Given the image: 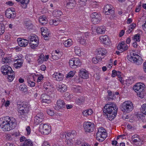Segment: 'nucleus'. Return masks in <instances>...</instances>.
<instances>
[{
  "mask_svg": "<svg viewBox=\"0 0 146 146\" xmlns=\"http://www.w3.org/2000/svg\"><path fill=\"white\" fill-rule=\"evenodd\" d=\"M41 29L42 35L44 37L45 40H48L50 37V31L45 27H42Z\"/></svg>",
  "mask_w": 146,
  "mask_h": 146,
  "instance_id": "17",
  "label": "nucleus"
},
{
  "mask_svg": "<svg viewBox=\"0 0 146 146\" xmlns=\"http://www.w3.org/2000/svg\"><path fill=\"white\" fill-rule=\"evenodd\" d=\"M5 15L8 18H14L16 16V13L14 10H12L11 8L5 11Z\"/></svg>",
  "mask_w": 146,
  "mask_h": 146,
  "instance_id": "16",
  "label": "nucleus"
},
{
  "mask_svg": "<svg viewBox=\"0 0 146 146\" xmlns=\"http://www.w3.org/2000/svg\"><path fill=\"white\" fill-rule=\"evenodd\" d=\"M19 88L21 91L24 92H26L27 90L26 86L24 84L20 85L19 86Z\"/></svg>",
  "mask_w": 146,
  "mask_h": 146,
  "instance_id": "48",
  "label": "nucleus"
},
{
  "mask_svg": "<svg viewBox=\"0 0 146 146\" xmlns=\"http://www.w3.org/2000/svg\"><path fill=\"white\" fill-rule=\"evenodd\" d=\"M17 105L19 109L18 112L21 115H25L29 111L28 105L21 102H17Z\"/></svg>",
  "mask_w": 146,
  "mask_h": 146,
  "instance_id": "7",
  "label": "nucleus"
},
{
  "mask_svg": "<svg viewBox=\"0 0 146 146\" xmlns=\"http://www.w3.org/2000/svg\"><path fill=\"white\" fill-rule=\"evenodd\" d=\"M53 77L55 78L54 79L58 81H62L64 78L63 74L59 72L54 73L53 75Z\"/></svg>",
  "mask_w": 146,
  "mask_h": 146,
  "instance_id": "23",
  "label": "nucleus"
},
{
  "mask_svg": "<svg viewBox=\"0 0 146 146\" xmlns=\"http://www.w3.org/2000/svg\"><path fill=\"white\" fill-rule=\"evenodd\" d=\"M20 141L23 142L24 141L23 143H21L20 146H32L33 145V142L29 139H27L24 136L21 137L20 139Z\"/></svg>",
  "mask_w": 146,
  "mask_h": 146,
  "instance_id": "14",
  "label": "nucleus"
},
{
  "mask_svg": "<svg viewBox=\"0 0 146 146\" xmlns=\"http://www.w3.org/2000/svg\"><path fill=\"white\" fill-rule=\"evenodd\" d=\"M60 21L59 19H52L49 21V23L50 25H54L55 26H57L60 23Z\"/></svg>",
  "mask_w": 146,
  "mask_h": 146,
  "instance_id": "33",
  "label": "nucleus"
},
{
  "mask_svg": "<svg viewBox=\"0 0 146 146\" xmlns=\"http://www.w3.org/2000/svg\"><path fill=\"white\" fill-rule=\"evenodd\" d=\"M63 44L65 47H69L72 44V42L71 39H69L65 41Z\"/></svg>",
  "mask_w": 146,
  "mask_h": 146,
  "instance_id": "38",
  "label": "nucleus"
},
{
  "mask_svg": "<svg viewBox=\"0 0 146 146\" xmlns=\"http://www.w3.org/2000/svg\"><path fill=\"white\" fill-rule=\"evenodd\" d=\"M29 1L30 0H20L18 2L22 4H25L26 5L29 3Z\"/></svg>",
  "mask_w": 146,
  "mask_h": 146,
  "instance_id": "56",
  "label": "nucleus"
},
{
  "mask_svg": "<svg viewBox=\"0 0 146 146\" xmlns=\"http://www.w3.org/2000/svg\"><path fill=\"white\" fill-rule=\"evenodd\" d=\"M2 61L4 63H9L11 62V60L9 58H3L2 59Z\"/></svg>",
  "mask_w": 146,
  "mask_h": 146,
  "instance_id": "55",
  "label": "nucleus"
},
{
  "mask_svg": "<svg viewBox=\"0 0 146 146\" xmlns=\"http://www.w3.org/2000/svg\"><path fill=\"white\" fill-rule=\"evenodd\" d=\"M136 26V24L135 23H132L131 25L128 26V31H126L127 33H131Z\"/></svg>",
  "mask_w": 146,
  "mask_h": 146,
  "instance_id": "37",
  "label": "nucleus"
},
{
  "mask_svg": "<svg viewBox=\"0 0 146 146\" xmlns=\"http://www.w3.org/2000/svg\"><path fill=\"white\" fill-rule=\"evenodd\" d=\"M107 136L106 130L102 131L101 129H99L98 132L96 134V139L99 142L103 141Z\"/></svg>",
  "mask_w": 146,
  "mask_h": 146,
  "instance_id": "9",
  "label": "nucleus"
},
{
  "mask_svg": "<svg viewBox=\"0 0 146 146\" xmlns=\"http://www.w3.org/2000/svg\"><path fill=\"white\" fill-rule=\"evenodd\" d=\"M98 55H101L102 56L105 55L107 53V51L104 48H100L98 49Z\"/></svg>",
  "mask_w": 146,
  "mask_h": 146,
  "instance_id": "36",
  "label": "nucleus"
},
{
  "mask_svg": "<svg viewBox=\"0 0 146 146\" xmlns=\"http://www.w3.org/2000/svg\"><path fill=\"white\" fill-rule=\"evenodd\" d=\"M74 73L72 71H70L66 77L67 78L72 77L73 76Z\"/></svg>",
  "mask_w": 146,
  "mask_h": 146,
  "instance_id": "59",
  "label": "nucleus"
},
{
  "mask_svg": "<svg viewBox=\"0 0 146 146\" xmlns=\"http://www.w3.org/2000/svg\"><path fill=\"white\" fill-rule=\"evenodd\" d=\"M58 90L61 93L64 92L67 90L66 86L62 84H59L58 86Z\"/></svg>",
  "mask_w": 146,
  "mask_h": 146,
  "instance_id": "29",
  "label": "nucleus"
},
{
  "mask_svg": "<svg viewBox=\"0 0 146 146\" xmlns=\"http://www.w3.org/2000/svg\"><path fill=\"white\" fill-rule=\"evenodd\" d=\"M84 102V99L83 98H78L76 100V103L78 105H80L82 104Z\"/></svg>",
  "mask_w": 146,
  "mask_h": 146,
  "instance_id": "47",
  "label": "nucleus"
},
{
  "mask_svg": "<svg viewBox=\"0 0 146 146\" xmlns=\"http://www.w3.org/2000/svg\"><path fill=\"white\" fill-rule=\"evenodd\" d=\"M79 74L81 78L87 79L88 78V71L85 69H82L79 71Z\"/></svg>",
  "mask_w": 146,
  "mask_h": 146,
  "instance_id": "19",
  "label": "nucleus"
},
{
  "mask_svg": "<svg viewBox=\"0 0 146 146\" xmlns=\"http://www.w3.org/2000/svg\"><path fill=\"white\" fill-rule=\"evenodd\" d=\"M72 90L75 92H80L82 91V88L80 86H75L72 88Z\"/></svg>",
  "mask_w": 146,
  "mask_h": 146,
  "instance_id": "40",
  "label": "nucleus"
},
{
  "mask_svg": "<svg viewBox=\"0 0 146 146\" xmlns=\"http://www.w3.org/2000/svg\"><path fill=\"white\" fill-rule=\"evenodd\" d=\"M52 58L54 60H57L60 57V55L56 54H55L54 52H52L51 53Z\"/></svg>",
  "mask_w": 146,
  "mask_h": 146,
  "instance_id": "44",
  "label": "nucleus"
},
{
  "mask_svg": "<svg viewBox=\"0 0 146 146\" xmlns=\"http://www.w3.org/2000/svg\"><path fill=\"white\" fill-rule=\"evenodd\" d=\"M17 41L19 46L21 47H25L26 46L28 43V41L27 39L21 38H18Z\"/></svg>",
  "mask_w": 146,
  "mask_h": 146,
  "instance_id": "21",
  "label": "nucleus"
},
{
  "mask_svg": "<svg viewBox=\"0 0 146 146\" xmlns=\"http://www.w3.org/2000/svg\"><path fill=\"white\" fill-rule=\"evenodd\" d=\"M81 79L80 78V77L77 76L74 78V81L78 83L80 82L81 81Z\"/></svg>",
  "mask_w": 146,
  "mask_h": 146,
  "instance_id": "61",
  "label": "nucleus"
},
{
  "mask_svg": "<svg viewBox=\"0 0 146 146\" xmlns=\"http://www.w3.org/2000/svg\"><path fill=\"white\" fill-rule=\"evenodd\" d=\"M93 113V111L91 109H89L84 111L82 112V114L84 116H87L91 115Z\"/></svg>",
  "mask_w": 146,
  "mask_h": 146,
  "instance_id": "35",
  "label": "nucleus"
},
{
  "mask_svg": "<svg viewBox=\"0 0 146 146\" xmlns=\"http://www.w3.org/2000/svg\"><path fill=\"white\" fill-rule=\"evenodd\" d=\"M44 56L43 54H41L38 57V58L37 60L38 63L40 64H42L44 60Z\"/></svg>",
  "mask_w": 146,
  "mask_h": 146,
  "instance_id": "41",
  "label": "nucleus"
},
{
  "mask_svg": "<svg viewBox=\"0 0 146 146\" xmlns=\"http://www.w3.org/2000/svg\"><path fill=\"white\" fill-rule=\"evenodd\" d=\"M40 100L42 102L50 104L51 102L50 96L46 94H42Z\"/></svg>",
  "mask_w": 146,
  "mask_h": 146,
  "instance_id": "18",
  "label": "nucleus"
},
{
  "mask_svg": "<svg viewBox=\"0 0 146 146\" xmlns=\"http://www.w3.org/2000/svg\"><path fill=\"white\" fill-rule=\"evenodd\" d=\"M108 95L111 97H108V100H110V99L113 100V97L115 96V94L113 92H112L110 90H108L107 92Z\"/></svg>",
  "mask_w": 146,
  "mask_h": 146,
  "instance_id": "42",
  "label": "nucleus"
},
{
  "mask_svg": "<svg viewBox=\"0 0 146 146\" xmlns=\"http://www.w3.org/2000/svg\"><path fill=\"white\" fill-rule=\"evenodd\" d=\"M18 61H23V56L21 54L17 56V57H15V59L14 60Z\"/></svg>",
  "mask_w": 146,
  "mask_h": 146,
  "instance_id": "51",
  "label": "nucleus"
},
{
  "mask_svg": "<svg viewBox=\"0 0 146 146\" xmlns=\"http://www.w3.org/2000/svg\"><path fill=\"white\" fill-rule=\"evenodd\" d=\"M90 17L92 18V22L95 24L100 23L102 19L101 15L96 12L92 13Z\"/></svg>",
  "mask_w": 146,
  "mask_h": 146,
  "instance_id": "10",
  "label": "nucleus"
},
{
  "mask_svg": "<svg viewBox=\"0 0 146 146\" xmlns=\"http://www.w3.org/2000/svg\"><path fill=\"white\" fill-rule=\"evenodd\" d=\"M140 36L139 34L135 35L133 37V39L134 41L139 42L140 41Z\"/></svg>",
  "mask_w": 146,
  "mask_h": 146,
  "instance_id": "52",
  "label": "nucleus"
},
{
  "mask_svg": "<svg viewBox=\"0 0 146 146\" xmlns=\"http://www.w3.org/2000/svg\"><path fill=\"white\" fill-rule=\"evenodd\" d=\"M44 116L42 112L38 113L35 117V123L37 125L41 123L44 120Z\"/></svg>",
  "mask_w": 146,
  "mask_h": 146,
  "instance_id": "13",
  "label": "nucleus"
},
{
  "mask_svg": "<svg viewBox=\"0 0 146 146\" xmlns=\"http://www.w3.org/2000/svg\"><path fill=\"white\" fill-rule=\"evenodd\" d=\"M9 67V66L7 65L2 66L1 68V71L2 73L4 74V72L6 71Z\"/></svg>",
  "mask_w": 146,
  "mask_h": 146,
  "instance_id": "49",
  "label": "nucleus"
},
{
  "mask_svg": "<svg viewBox=\"0 0 146 146\" xmlns=\"http://www.w3.org/2000/svg\"><path fill=\"white\" fill-rule=\"evenodd\" d=\"M57 106L59 109H61L65 107V104L63 100L59 99L56 102Z\"/></svg>",
  "mask_w": 146,
  "mask_h": 146,
  "instance_id": "30",
  "label": "nucleus"
},
{
  "mask_svg": "<svg viewBox=\"0 0 146 146\" xmlns=\"http://www.w3.org/2000/svg\"><path fill=\"white\" fill-rule=\"evenodd\" d=\"M14 61L16 62L14 64V66L16 68H20L22 66L23 62V61H18L15 60H14Z\"/></svg>",
  "mask_w": 146,
  "mask_h": 146,
  "instance_id": "34",
  "label": "nucleus"
},
{
  "mask_svg": "<svg viewBox=\"0 0 146 146\" xmlns=\"http://www.w3.org/2000/svg\"><path fill=\"white\" fill-rule=\"evenodd\" d=\"M118 108L113 103L106 104L104 107L103 109L104 113H110L113 112H117Z\"/></svg>",
  "mask_w": 146,
  "mask_h": 146,
  "instance_id": "4",
  "label": "nucleus"
},
{
  "mask_svg": "<svg viewBox=\"0 0 146 146\" xmlns=\"http://www.w3.org/2000/svg\"><path fill=\"white\" fill-rule=\"evenodd\" d=\"M4 74H7L8 75V79L9 82L12 81L14 78V73L10 66L9 67L5 72H4Z\"/></svg>",
  "mask_w": 146,
  "mask_h": 146,
  "instance_id": "12",
  "label": "nucleus"
},
{
  "mask_svg": "<svg viewBox=\"0 0 146 146\" xmlns=\"http://www.w3.org/2000/svg\"><path fill=\"white\" fill-rule=\"evenodd\" d=\"M133 106L132 102L126 101L122 103L120 106L121 111L124 112L129 113L133 109Z\"/></svg>",
  "mask_w": 146,
  "mask_h": 146,
  "instance_id": "5",
  "label": "nucleus"
},
{
  "mask_svg": "<svg viewBox=\"0 0 146 146\" xmlns=\"http://www.w3.org/2000/svg\"><path fill=\"white\" fill-rule=\"evenodd\" d=\"M116 112H113L110 113H106V114L104 113V115L107 117L108 118V119L110 121H111L115 117L117 114V112L115 111Z\"/></svg>",
  "mask_w": 146,
  "mask_h": 146,
  "instance_id": "28",
  "label": "nucleus"
},
{
  "mask_svg": "<svg viewBox=\"0 0 146 146\" xmlns=\"http://www.w3.org/2000/svg\"><path fill=\"white\" fill-rule=\"evenodd\" d=\"M88 36V33H86L83 35L80 38V40L79 41L81 44L83 45H85L86 44V40Z\"/></svg>",
  "mask_w": 146,
  "mask_h": 146,
  "instance_id": "26",
  "label": "nucleus"
},
{
  "mask_svg": "<svg viewBox=\"0 0 146 146\" xmlns=\"http://www.w3.org/2000/svg\"><path fill=\"white\" fill-rule=\"evenodd\" d=\"M39 129L42 134L47 135L51 132V127L48 123H42L39 125Z\"/></svg>",
  "mask_w": 146,
  "mask_h": 146,
  "instance_id": "6",
  "label": "nucleus"
},
{
  "mask_svg": "<svg viewBox=\"0 0 146 146\" xmlns=\"http://www.w3.org/2000/svg\"><path fill=\"white\" fill-rule=\"evenodd\" d=\"M25 25L26 27L29 29V27H32V23L29 20H26L24 22Z\"/></svg>",
  "mask_w": 146,
  "mask_h": 146,
  "instance_id": "45",
  "label": "nucleus"
},
{
  "mask_svg": "<svg viewBox=\"0 0 146 146\" xmlns=\"http://www.w3.org/2000/svg\"><path fill=\"white\" fill-rule=\"evenodd\" d=\"M127 58L129 61L137 65H141L143 62L142 58L135 52L131 54L129 56H128Z\"/></svg>",
  "mask_w": 146,
  "mask_h": 146,
  "instance_id": "2",
  "label": "nucleus"
},
{
  "mask_svg": "<svg viewBox=\"0 0 146 146\" xmlns=\"http://www.w3.org/2000/svg\"><path fill=\"white\" fill-rule=\"evenodd\" d=\"M141 108V111L144 114L146 115V104H143Z\"/></svg>",
  "mask_w": 146,
  "mask_h": 146,
  "instance_id": "53",
  "label": "nucleus"
},
{
  "mask_svg": "<svg viewBox=\"0 0 146 146\" xmlns=\"http://www.w3.org/2000/svg\"><path fill=\"white\" fill-rule=\"evenodd\" d=\"M67 140L66 141V144L68 146H70L72 144V142L70 141L71 139H66Z\"/></svg>",
  "mask_w": 146,
  "mask_h": 146,
  "instance_id": "62",
  "label": "nucleus"
},
{
  "mask_svg": "<svg viewBox=\"0 0 146 146\" xmlns=\"http://www.w3.org/2000/svg\"><path fill=\"white\" fill-rule=\"evenodd\" d=\"M145 85L141 83H137L133 86L134 90L137 94V96L141 98H143Z\"/></svg>",
  "mask_w": 146,
  "mask_h": 146,
  "instance_id": "3",
  "label": "nucleus"
},
{
  "mask_svg": "<svg viewBox=\"0 0 146 146\" xmlns=\"http://www.w3.org/2000/svg\"><path fill=\"white\" fill-rule=\"evenodd\" d=\"M39 20L40 23L42 25H45L48 22V19L44 15L40 16Z\"/></svg>",
  "mask_w": 146,
  "mask_h": 146,
  "instance_id": "27",
  "label": "nucleus"
},
{
  "mask_svg": "<svg viewBox=\"0 0 146 146\" xmlns=\"http://www.w3.org/2000/svg\"><path fill=\"white\" fill-rule=\"evenodd\" d=\"M62 14V12L60 10H55L53 11V15L55 17H59Z\"/></svg>",
  "mask_w": 146,
  "mask_h": 146,
  "instance_id": "39",
  "label": "nucleus"
},
{
  "mask_svg": "<svg viewBox=\"0 0 146 146\" xmlns=\"http://www.w3.org/2000/svg\"><path fill=\"white\" fill-rule=\"evenodd\" d=\"M75 0H70L67 3L66 7L68 8L72 9L75 6Z\"/></svg>",
  "mask_w": 146,
  "mask_h": 146,
  "instance_id": "31",
  "label": "nucleus"
},
{
  "mask_svg": "<svg viewBox=\"0 0 146 146\" xmlns=\"http://www.w3.org/2000/svg\"><path fill=\"white\" fill-rule=\"evenodd\" d=\"M26 130L27 132V134L28 135H29L31 133V129L30 127L29 126L27 127L26 128Z\"/></svg>",
  "mask_w": 146,
  "mask_h": 146,
  "instance_id": "64",
  "label": "nucleus"
},
{
  "mask_svg": "<svg viewBox=\"0 0 146 146\" xmlns=\"http://www.w3.org/2000/svg\"><path fill=\"white\" fill-rule=\"evenodd\" d=\"M27 83L28 86L31 87H34L35 85V83L34 82L31 81L30 79H27Z\"/></svg>",
  "mask_w": 146,
  "mask_h": 146,
  "instance_id": "46",
  "label": "nucleus"
},
{
  "mask_svg": "<svg viewBox=\"0 0 146 146\" xmlns=\"http://www.w3.org/2000/svg\"><path fill=\"white\" fill-rule=\"evenodd\" d=\"M69 63L70 67L73 69L80 66L82 64L80 60L77 58L70 59L69 61Z\"/></svg>",
  "mask_w": 146,
  "mask_h": 146,
  "instance_id": "8",
  "label": "nucleus"
},
{
  "mask_svg": "<svg viewBox=\"0 0 146 146\" xmlns=\"http://www.w3.org/2000/svg\"><path fill=\"white\" fill-rule=\"evenodd\" d=\"M84 127L86 132H91L94 130V125L93 123L89 121L86 122L84 123Z\"/></svg>",
  "mask_w": 146,
  "mask_h": 146,
  "instance_id": "11",
  "label": "nucleus"
},
{
  "mask_svg": "<svg viewBox=\"0 0 146 146\" xmlns=\"http://www.w3.org/2000/svg\"><path fill=\"white\" fill-rule=\"evenodd\" d=\"M28 41L32 42H38V40L37 36L34 34H31L28 36Z\"/></svg>",
  "mask_w": 146,
  "mask_h": 146,
  "instance_id": "25",
  "label": "nucleus"
},
{
  "mask_svg": "<svg viewBox=\"0 0 146 146\" xmlns=\"http://www.w3.org/2000/svg\"><path fill=\"white\" fill-rule=\"evenodd\" d=\"M92 30L93 34L96 33H97L98 34H104L105 32L106 28L104 26H101L98 27L95 29H92Z\"/></svg>",
  "mask_w": 146,
  "mask_h": 146,
  "instance_id": "15",
  "label": "nucleus"
},
{
  "mask_svg": "<svg viewBox=\"0 0 146 146\" xmlns=\"http://www.w3.org/2000/svg\"><path fill=\"white\" fill-rule=\"evenodd\" d=\"M38 44V42H36L35 44L33 43H31V44L30 45L31 47L33 49H34L37 46Z\"/></svg>",
  "mask_w": 146,
  "mask_h": 146,
  "instance_id": "57",
  "label": "nucleus"
},
{
  "mask_svg": "<svg viewBox=\"0 0 146 146\" xmlns=\"http://www.w3.org/2000/svg\"><path fill=\"white\" fill-rule=\"evenodd\" d=\"M16 125V120L13 117L6 116L0 118V127L5 131L14 129Z\"/></svg>",
  "mask_w": 146,
  "mask_h": 146,
  "instance_id": "1",
  "label": "nucleus"
},
{
  "mask_svg": "<svg viewBox=\"0 0 146 146\" xmlns=\"http://www.w3.org/2000/svg\"><path fill=\"white\" fill-rule=\"evenodd\" d=\"M76 132L75 131H72L71 132H69L66 134L67 137V138L66 139H72L73 138L74 136L75 135Z\"/></svg>",
  "mask_w": 146,
  "mask_h": 146,
  "instance_id": "32",
  "label": "nucleus"
},
{
  "mask_svg": "<svg viewBox=\"0 0 146 146\" xmlns=\"http://www.w3.org/2000/svg\"><path fill=\"white\" fill-rule=\"evenodd\" d=\"M134 143L136 145H138L141 141V139L139 138H137V139L132 140Z\"/></svg>",
  "mask_w": 146,
  "mask_h": 146,
  "instance_id": "54",
  "label": "nucleus"
},
{
  "mask_svg": "<svg viewBox=\"0 0 146 146\" xmlns=\"http://www.w3.org/2000/svg\"><path fill=\"white\" fill-rule=\"evenodd\" d=\"M47 113L48 115L51 116L54 115V111L50 109H48L47 110Z\"/></svg>",
  "mask_w": 146,
  "mask_h": 146,
  "instance_id": "58",
  "label": "nucleus"
},
{
  "mask_svg": "<svg viewBox=\"0 0 146 146\" xmlns=\"http://www.w3.org/2000/svg\"><path fill=\"white\" fill-rule=\"evenodd\" d=\"M79 3H80V5L82 6L85 5H86V2L87 0H80Z\"/></svg>",
  "mask_w": 146,
  "mask_h": 146,
  "instance_id": "60",
  "label": "nucleus"
},
{
  "mask_svg": "<svg viewBox=\"0 0 146 146\" xmlns=\"http://www.w3.org/2000/svg\"><path fill=\"white\" fill-rule=\"evenodd\" d=\"M99 38L103 43L106 45H108L110 44V40L107 35L101 36Z\"/></svg>",
  "mask_w": 146,
  "mask_h": 146,
  "instance_id": "22",
  "label": "nucleus"
},
{
  "mask_svg": "<svg viewBox=\"0 0 146 146\" xmlns=\"http://www.w3.org/2000/svg\"><path fill=\"white\" fill-rule=\"evenodd\" d=\"M117 47L118 49L120 50L122 52L127 50L128 48V46L127 44H125L124 42H123L119 43Z\"/></svg>",
  "mask_w": 146,
  "mask_h": 146,
  "instance_id": "24",
  "label": "nucleus"
},
{
  "mask_svg": "<svg viewBox=\"0 0 146 146\" xmlns=\"http://www.w3.org/2000/svg\"><path fill=\"white\" fill-rule=\"evenodd\" d=\"M117 72L115 70H114L112 71L111 75V76L112 77H114L115 76H116Z\"/></svg>",
  "mask_w": 146,
  "mask_h": 146,
  "instance_id": "63",
  "label": "nucleus"
},
{
  "mask_svg": "<svg viewBox=\"0 0 146 146\" xmlns=\"http://www.w3.org/2000/svg\"><path fill=\"white\" fill-rule=\"evenodd\" d=\"M5 29L4 25L0 23V35H2L4 33Z\"/></svg>",
  "mask_w": 146,
  "mask_h": 146,
  "instance_id": "50",
  "label": "nucleus"
},
{
  "mask_svg": "<svg viewBox=\"0 0 146 146\" xmlns=\"http://www.w3.org/2000/svg\"><path fill=\"white\" fill-rule=\"evenodd\" d=\"M103 12L106 15L112 14L114 13V11L112 10L110 5H107L104 8Z\"/></svg>",
  "mask_w": 146,
  "mask_h": 146,
  "instance_id": "20",
  "label": "nucleus"
},
{
  "mask_svg": "<svg viewBox=\"0 0 146 146\" xmlns=\"http://www.w3.org/2000/svg\"><path fill=\"white\" fill-rule=\"evenodd\" d=\"M74 49L75 54L78 56L80 55L81 52V50L80 47L78 46H76L74 47Z\"/></svg>",
  "mask_w": 146,
  "mask_h": 146,
  "instance_id": "43",
  "label": "nucleus"
}]
</instances>
